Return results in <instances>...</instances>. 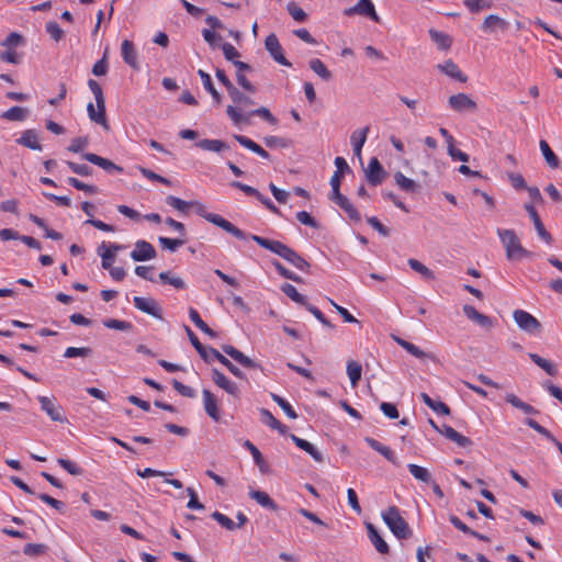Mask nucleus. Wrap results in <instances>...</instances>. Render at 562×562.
<instances>
[{
  "label": "nucleus",
  "mask_w": 562,
  "mask_h": 562,
  "mask_svg": "<svg viewBox=\"0 0 562 562\" xmlns=\"http://www.w3.org/2000/svg\"><path fill=\"white\" fill-rule=\"evenodd\" d=\"M243 446L251 453L254 461L258 465L260 472L262 474L269 473V464L266 462L258 448L250 440H245Z\"/></svg>",
  "instance_id": "nucleus-24"
},
{
  "label": "nucleus",
  "mask_w": 562,
  "mask_h": 562,
  "mask_svg": "<svg viewBox=\"0 0 562 562\" xmlns=\"http://www.w3.org/2000/svg\"><path fill=\"white\" fill-rule=\"evenodd\" d=\"M429 36L431 41L437 44L439 49L447 50L451 47L452 38L448 34L435 29H430Z\"/></svg>",
  "instance_id": "nucleus-33"
},
{
  "label": "nucleus",
  "mask_w": 562,
  "mask_h": 562,
  "mask_svg": "<svg viewBox=\"0 0 562 562\" xmlns=\"http://www.w3.org/2000/svg\"><path fill=\"white\" fill-rule=\"evenodd\" d=\"M226 113L235 125L249 124V116H259L271 125H276L278 120L268 108L261 106L249 112L248 115L241 114L234 105H228Z\"/></svg>",
  "instance_id": "nucleus-2"
},
{
  "label": "nucleus",
  "mask_w": 562,
  "mask_h": 562,
  "mask_svg": "<svg viewBox=\"0 0 562 562\" xmlns=\"http://www.w3.org/2000/svg\"><path fill=\"white\" fill-rule=\"evenodd\" d=\"M97 108L98 110H95L94 105L90 102L87 105L88 116L92 122L100 124L103 128L108 130L109 124L105 114V102L100 103Z\"/></svg>",
  "instance_id": "nucleus-17"
},
{
  "label": "nucleus",
  "mask_w": 562,
  "mask_h": 562,
  "mask_svg": "<svg viewBox=\"0 0 562 562\" xmlns=\"http://www.w3.org/2000/svg\"><path fill=\"white\" fill-rule=\"evenodd\" d=\"M362 367L356 360H349L347 362V374L350 379L351 385L356 386L361 380Z\"/></svg>",
  "instance_id": "nucleus-41"
},
{
  "label": "nucleus",
  "mask_w": 562,
  "mask_h": 562,
  "mask_svg": "<svg viewBox=\"0 0 562 562\" xmlns=\"http://www.w3.org/2000/svg\"><path fill=\"white\" fill-rule=\"evenodd\" d=\"M213 382L225 392L233 396H238L239 390L235 382L231 381L223 372L217 369L212 370Z\"/></svg>",
  "instance_id": "nucleus-12"
},
{
  "label": "nucleus",
  "mask_w": 562,
  "mask_h": 562,
  "mask_svg": "<svg viewBox=\"0 0 562 562\" xmlns=\"http://www.w3.org/2000/svg\"><path fill=\"white\" fill-rule=\"evenodd\" d=\"M133 303H134L135 307L138 308L139 311H142L148 315H151L156 318H159V319L162 318L161 308L159 307L158 303L154 299L135 296L133 299Z\"/></svg>",
  "instance_id": "nucleus-10"
},
{
  "label": "nucleus",
  "mask_w": 562,
  "mask_h": 562,
  "mask_svg": "<svg viewBox=\"0 0 562 562\" xmlns=\"http://www.w3.org/2000/svg\"><path fill=\"white\" fill-rule=\"evenodd\" d=\"M211 517L227 530L236 529V524L229 517L220 512L212 513Z\"/></svg>",
  "instance_id": "nucleus-63"
},
{
  "label": "nucleus",
  "mask_w": 562,
  "mask_h": 562,
  "mask_svg": "<svg viewBox=\"0 0 562 562\" xmlns=\"http://www.w3.org/2000/svg\"><path fill=\"white\" fill-rule=\"evenodd\" d=\"M367 530H368V537L376 551L381 554H387L390 552L389 544L385 542V540L381 537L379 531L375 529V527L368 522L367 524Z\"/></svg>",
  "instance_id": "nucleus-19"
},
{
  "label": "nucleus",
  "mask_w": 562,
  "mask_h": 562,
  "mask_svg": "<svg viewBox=\"0 0 562 562\" xmlns=\"http://www.w3.org/2000/svg\"><path fill=\"white\" fill-rule=\"evenodd\" d=\"M270 250L274 251L282 258H284L286 261H289L291 265L296 267L300 270H306L310 265L308 262L302 258L299 254H296L293 248H269Z\"/></svg>",
  "instance_id": "nucleus-11"
},
{
  "label": "nucleus",
  "mask_w": 562,
  "mask_h": 562,
  "mask_svg": "<svg viewBox=\"0 0 562 562\" xmlns=\"http://www.w3.org/2000/svg\"><path fill=\"white\" fill-rule=\"evenodd\" d=\"M529 218L532 221L535 228H536L539 237L541 238V240L546 244H550L551 235L549 232H547L538 212L531 205H529Z\"/></svg>",
  "instance_id": "nucleus-22"
},
{
  "label": "nucleus",
  "mask_w": 562,
  "mask_h": 562,
  "mask_svg": "<svg viewBox=\"0 0 562 562\" xmlns=\"http://www.w3.org/2000/svg\"><path fill=\"white\" fill-rule=\"evenodd\" d=\"M437 67L441 72L452 79L460 82H467L468 80V76L460 70L459 66L452 59H448L443 64H439Z\"/></svg>",
  "instance_id": "nucleus-16"
},
{
  "label": "nucleus",
  "mask_w": 562,
  "mask_h": 562,
  "mask_svg": "<svg viewBox=\"0 0 562 562\" xmlns=\"http://www.w3.org/2000/svg\"><path fill=\"white\" fill-rule=\"evenodd\" d=\"M529 359H531L537 366H539L542 370L547 372V374L554 376L558 374V367L550 360L541 358L536 353H529Z\"/></svg>",
  "instance_id": "nucleus-38"
},
{
  "label": "nucleus",
  "mask_w": 562,
  "mask_h": 562,
  "mask_svg": "<svg viewBox=\"0 0 562 562\" xmlns=\"http://www.w3.org/2000/svg\"><path fill=\"white\" fill-rule=\"evenodd\" d=\"M497 234L504 246H521L513 229H497Z\"/></svg>",
  "instance_id": "nucleus-50"
},
{
  "label": "nucleus",
  "mask_w": 562,
  "mask_h": 562,
  "mask_svg": "<svg viewBox=\"0 0 562 562\" xmlns=\"http://www.w3.org/2000/svg\"><path fill=\"white\" fill-rule=\"evenodd\" d=\"M263 143L266 144L267 147H270V148H276V147H281V148H286L290 146V140H288L286 138H283V137H279V136H266L263 138Z\"/></svg>",
  "instance_id": "nucleus-62"
},
{
  "label": "nucleus",
  "mask_w": 562,
  "mask_h": 562,
  "mask_svg": "<svg viewBox=\"0 0 562 562\" xmlns=\"http://www.w3.org/2000/svg\"><path fill=\"white\" fill-rule=\"evenodd\" d=\"M121 55L125 64H127L131 68L137 70L139 69V64L137 59V50L135 45L130 40H124L121 45Z\"/></svg>",
  "instance_id": "nucleus-13"
},
{
  "label": "nucleus",
  "mask_w": 562,
  "mask_h": 562,
  "mask_svg": "<svg viewBox=\"0 0 562 562\" xmlns=\"http://www.w3.org/2000/svg\"><path fill=\"white\" fill-rule=\"evenodd\" d=\"M271 397L272 400L282 408V411L285 413V415L291 418V419H295L297 418V414L296 412L294 411V408L289 404L288 401H285L283 397L277 395V394H271Z\"/></svg>",
  "instance_id": "nucleus-54"
},
{
  "label": "nucleus",
  "mask_w": 562,
  "mask_h": 562,
  "mask_svg": "<svg viewBox=\"0 0 562 562\" xmlns=\"http://www.w3.org/2000/svg\"><path fill=\"white\" fill-rule=\"evenodd\" d=\"M228 234H232L235 236L239 241L243 243H249L250 240L258 244V246H285L283 241L274 240V239H268L263 238L258 235L247 234L244 231L239 229L234 224L231 226V228L227 232Z\"/></svg>",
  "instance_id": "nucleus-4"
},
{
  "label": "nucleus",
  "mask_w": 562,
  "mask_h": 562,
  "mask_svg": "<svg viewBox=\"0 0 562 562\" xmlns=\"http://www.w3.org/2000/svg\"><path fill=\"white\" fill-rule=\"evenodd\" d=\"M464 5L472 12L477 13L492 7V0H465Z\"/></svg>",
  "instance_id": "nucleus-53"
},
{
  "label": "nucleus",
  "mask_w": 562,
  "mask_h": 562,
  "mask_svg": "<svg viewBox=\"0 0 562 562\" xmlns=\"http://www.w3.org/2000/svg\"><path fill=\"white\" fill-rule=\"evenodd\" d=\"M448 105L456 112H474L477 109L476 103L465 93L450 95Z\"/></svg>",
  "instance_id": "nucleus-7"
},
{
  "label": "nucleus",
  "mask_w": 562,
  "mask_h": 562,
  "mask_svg": "<svg viewBox=\"0 0 562 562\" xmlns=\"http://www.w3.org/2000/svg\"><path fill=\"white\" fill-rule=\"evenodd\" d=\"M463 313L464 315L475 322L476 324H479L480 326L484 327V328H490L493 326V322L491 319V317L480 313L479 311H476V308L472 305H469V304H465L463 306Z\"/></svg>",
  "instance_id": "nucleus-18"
},
{
  "label": "nucleus",
  "mask_w": 562,
  "mask_h": 562,
  "mask_svg": "<svg viewBox=\"0 0 562 562\" xmlns=\"http://www.w3.org/2000/svg\"><path fill=\"white\" fill-rule=\"evenodd\" d=\"M408 266L419 273L425 280L435 279L434 272L417 259H408Z\"/></svg>",
  "instance_id": "nucleus-47"
},
{
  "label": "nucleus",
  "mask_w": 562,
  "mask_h": 562,
  "mask_svg": "<svg viewBox=\"0 0 562 562\" xmlns=\"http://www.w3.org/2000/svg\"><path fill=\"white\" fill-rule=\"evenodd\" d=\"M336 204L346 212V214L349 216L350 220H352V221L361 220L360 213L353 206V204L348 200L347 196L339 198V201L336 202Z\"/></svg>",
  "instance_id": "nucleus-44"
},
{
  "label": "nucleus",
  "mask_w": 562,
  "mask_h": 562,
  "mask_svg": "<svg viewBox=\"0 0 562 562\" xmlns=\"http://www.w3.org/2000/svg\"><path fill=\"white\" fill-rule=\"evenodd\" d=\"M202 395H203V404H204L205 413L214 422H218L221 416H220L216 396L210 390H206V389H204L202 391Z\"/></svg>",
  "instance_id": "nucleus-15"
},
{
  "label": "nucleus",
  "mask_w": 562,
  "mask_h": 562,
  "mask_svg": "<svg viewBox=\"0 0 562 562\" xmlns=\"http://www.w3.org/2000/svg\"><path fill=\"white\" fill-rule=\"evenodd\" d=\"M366 442L370 446V448H372L374 451L382 454L386 460H389L393 464H396V459H395L394 453L391 450V448L382 445L380 441H378L373 438H370V437L366 438Z\"/></svg>",
  "instance_id": "nucleus-31"
},
{
  "label": "nucleus",
  "mask_w": 562,
  "mask_h": 562,
  "mask_svg": "<svg viewBox=\"0 0 562 562\" xmlns=\"http://www.w3.org/2000/svg\"><path fill=\"white\" fill-rule=\"evenodd\" d=\"M156 248H134L131 257L135 261H146L156 258Z\"/></svg>",
  "instance_id": "nucleus-45"
},
{
  "label": "nucleus",
  "mask_w": 562,
  "mask_h": 562,
  "mask_svg": "<svg viewBox=\"0 0 562 562\" xmlns=\"http://www.w3.org/2000/svg\"><path fill=\"white\" fill-rule=\"evenodd\" d=\"M281 291L286 295L289 296L292 301H294L295 303L304 306L306 304V297L299 293V291L296 290V288L290 283H284L282 286H281Z\"/></svg>",
  "instance_id": "nucleus-43"
},
{
  "label": "nucleus",
  "mask_w": 562,
  "mask_h": 562,
  "mask_svg": "<svg viewBox=\"0 0 562 562\" xmlns=\"http://www.w3.org/2000/svg\"><path fill=\"white\" fill-rule=\"evenodd\" d=\"M92 353V349L89 347H68L65 352V358L76 357H89Z\"/></svg>",
  "instance_id": "nucleus-56"
},
{
  "label": "nucleus",
  "mask_w": 562,
  "mask_h": 562,
  "mask_svg": "<svg viewBox=\"0 0 562 562\" xmlns=\"http://www.w3.org/2000/svg\"><path fill=\"white\" fill-rule=\"evenodd\" d=\"M104 327L109 329L128 331L132 330L133 324L126 321L115 319V318H106L102 321Z\"/></svg>",
  "instance_id": "nucleus-46"
},
{
  "label": "nucleus",
  "mask_w": 562,
  "mask_h": 562,
  "mask_svg": "<svg viewBox=\"0 0 562 562\" xmlns=\"http://www.w3.org/2000/svg\"><path fill=\"white\" fill-rule=\"evenodd\" d=\"M210 351L213 359H216L220 363H222L224 367L227 368V370L236 378L238 379H246L243 371L237 368L231 360H228L225 356H223L218 350L215 348L210 347Z\"/></svg>",
  "instance_id": "nucleus-25"
},
{
  "label": "nucleus",
  "mask_w": 562,
  "mask_h": 562,
  "mask_svg": "<svg viewBox=\"0 0 562 562\" xmlns=\"http://www.w3.org/2000/svg\"><path fill=\"white\" fill-rule=\"evenodd\" d=\"M16 143L33 150H42V145L38 142V133L36 130H26L22 133Z\"/></svg>",
  "instance_id": "nucleus-20"
},
{
  "label": "nucleus",
  "mask_w": 562,
  "mask_h": 562,
  "mask_svg": "<svg viewBox=\"0 0 562 562\" xmlns=\"http://www.w3.org/2000/svg\"><path fill=\"white\" fill-rule=\"evenodd\" d=\"M507 22L503 19H501L498 15L490 14L485 18L482 30L484 32H493L496 29H506Z\"/></svg>",
  "instance_id": "nucleus-35"
},
{
  "label": "nucleus",
  "mask_w": 562,
  "mask_h": 562,
  "mask_svg": "<svg viewBox=\"0 0 562 562\" xmlns=\"http://www.w3.org/2000/svg\"><path fill=\"white\" fill-rule=\"evenodd\" d=\"M290 438L296 447L308 453L316 462H323L322 453L311 442L295 436L294 434H291Z\"/></svg>",
  "instance_id": "nucleus-23"
},
{
  "label": "nucleus",
  "mask_w": 562,
  "mask_h": 562,
  "mask_svg": "<svg viewBox=\"0 0 562 562\" xmlns=\"http://www.w3.org/2000/svg\"><path fill=\"white\" fill-rule=\"evenodd\" d=\"M45 29L49 36L56 42L60 41L64 37V31L55 21L47 22Z\"/></svg>",
  "instance_id": "nucleus-61"
},
{
  "label": "nucleus",
  "mask_w": 562,
  "mask_h": 562,
  "mask_svg": "<svg viewBox=\"0 0 562 562\" xmlns=\"http://www.w3.org/2000/svg\"><path fill=\"white\" fill-rule=\"evenodd\" d=\"M344 14L346 16H352L356 14L364 15L374 22H380V18L376 14L374 4L371 0H359L356 5L345 9Z\"/></svg>",
  "instance_id": "nucleus-5"
},
{
  "label": "nucleus",
  "mask_w": 562,
  "mask_h": 562,
  "mask_svg": "<svg viewBox=\"0 0 562 562\" xmlns=\"http://www.w3.org/2000/svg\"><path fill=\"white\" fill-rule=\"evenodd\" d=\"M198 75L202 80L204 89L212 95L214 103L220 104L222 102V95L214 87L211 76L202 69L198 70Z\"/></svg>",
  "instance_id": "nucleus-26"
},
{
  "label": "nucleus",
  "mask_w": 562,
  "mask_h": 562,
  "mask_svg": "<svg viewBox=\"0 0 562 562\" xmlns=\"http://www.w3.org/2000/svg\"><path fill=\"white\" fill-rule=\"evenodd\" d=\"M272 266L276 268V270L282 276L284 277L285 279H290L294 282H301L302 281V278L296 276L295 273H293L292 271H290L289 269H286L280 261L278 260H272L271 261Z\"/></svg>",
  "instance_id": "nucleus-59"
},
{
  "label": "nucleus",
  "mask_w": 562,
  "mask_h": 562,
  "mask_svg": "<svg viewBox=\"0 0 562 562\" xmlns=\"http://www.w3.org/2000/svg\"><path fill=\"white\" fill-rule=\"evenodd\" d=\"M420 397L423 402L436 413L442 415H448L450 413V408L446 403L432 400L427 393H422Z\"/></svg>",
  "instance_id": "nucleus-36"
},
{
  "label": "nucleus",
  "mask_w": 562,
  "mask_h": 562,
  "mask_svg": "<svg viewBox=\"0 0 562 562\" xmlns=\"http://www.w3.org/2000/svg\"><path fill=\"white\" fill-rule=\"evenodd\" d=\"M261 420L267 426H269L272 429L278 430L281 435H285L288 431V427L283 425L281 422H279L271 413L270 411L266 408L260 409Z\"/></svg>",
  "instance_id": "nucleus-27"
},
{
  "label": "nucleus",
  "mask_w": 562,
  "mask_h": 562,
  "mask_svg": "<svg viewBox=\"0 0 562 562\" xmlns=\"http://www.w3.org/2000/svg\"><path fill=\"white\" fill-rule=\"evenodd\" d=\"M249 496L265 508H269L271 510L278 509L276 502L266 492L251 490L249 492Z\"/></svg>",
  "instance_id": "nucleus-32"
},
{
  "label": "nucleus",
  "mask_w": 562,
  "mask_h": 562,
  "mask_svg": "<svg viewBox=\"0 0 562 562\" xmlns=\"http://www.w3.org/2000/svg\"><path fill=\"white\" fill-rule=\"evenodd\" d=\"M386 171L376 157H372L369 161L368 168L366 169V177L371 186L381 184L385 177Z\"/></svg>",
  "instance_id": "nucleus-8"
},
{
  "label": "nucleus",
  "mask_w": 562,
  "mask_h": 562,
  "mask_svg": "<svg viewBox=\"0 0 562 562\" xmlns=\"http://www.w3.org/2000/svg\"><path fill=\"white\" fill-rule=\"evenodd\" d=\"M266 49L269 52L270 56L280 65L290 67L291 63L285 58L283 54V48L277 37L276 34L271 33L266 37L265 41Z\"/></svg>",
  "instance_id": "nucleus-6"
},
{
  "label": "nucleus",
  "mask_w": 562,
  "mask_h": 562,
  "mask_svg": "<svg viewBox=\"0 0 562 562\" xmlns=\"http://www.w3.org/2000/svg\"><path fill=\"white\" fill-rule=\"evenodd\" d=\"M394 180L400 189L407 193H415L419 188V186L414 180L405 177L401 171H397L394 175Z\"/></svg>",
  "instance_id": "nucleus-34"
},
{
  "label": "nucleus",
  "mask_w": 562,
  "mask_h": 562,
  "mask_svg": "<svg viewBox=\"0 0 562 562\" xmlns=\"http://www.w3.org/2000/svg\"><path fill=\"white\" fill-rule=\"evenodd\" d=\"M159 279L165 284H170L178 290L186 288L184 281L176 276H172L170 271H164L159 273Z\"/></svg>",
  "instance_id": "nucleus-48"
},
{
  "label": "nucleus",
  "mask_w": 562,
  "mask_h": 562,
  "mask_svg": "<svg viewBox=\"0 0 562 562\" xmlns=\"http://www.w3.org/2000/svg\"><path fill=\"white\" fill-rule=\"evenodd\" d=\"M529 428L536 430L539 435H541L544 439L555 445L558 441L554 436L543 426H541L538 422L529 418Z\"/></svg>",
  "instance_id": "nucleus-60"
},
{
  "label": "nucleus",
  "mask_w": 562,
  "mask_h": 562,
  "mask_svg": "<svg viewBox=\"0 0 562 562\" xmlns=\"http://www.w3.org/2000/svg\"><path fill=\"white\" fill-rule=\"evenodd\" d=\"M409 473L418 481L429 484L432 480L430 472L418 464L409 463L407 465Z\"/></svg>",
  "instance_id": "nucleus-39"
},
{
  "label": "nucleus",
  "mask_w": 562,
  "mask_h": 562,
  "mask_svg": "<svg viewBox=\"0 0 562 562\" xmlns=\"http://www.w3.org/2000/svg\"><path fill=\"white\" fill-rule=\"evenodd\" d=\"M540 149L549 167L553 169L558 168L559 158L544 139L540 140Z\"/></svg>",
  "instance_id": "nucleus-42"
},
{
  "label": "nucleus",
  "mask_w": 562,
  "mask_h": 562,
  "mask_svg": "<svg viewBox=\"0 0 562 562\" xmlns=\"http://www.w3.org/2000/svg\"><path fill=\"white\" fill-rule=\"evenodd\" d=\"M369 131L370 126H364L363 128H358L353 131L350 136L353 154L359 158L361 157V150L367 140Z\"/></svg>",
  "instance_id": "nucleus-21"
},
{
  "label": "nucleus",
  "mask_w": 562,
  "mask_h": 562,
  "mask_svg": "<svg viewBox=\"0 0 562 562\" xmlns=\"http://www.w3.org/2000/svg\"><path fill=\"white\" fill-rule=\"evenodd\" d=\"M310 68L318 75L323 80L329 81L333 78L331 72L319 58H313L308 63Z\"/></svg>",
  "instance_id": "nucleus-40"
},
{
  "label": "nucleus",
  "mask_w": 562,
  "mask_h": 562,
  "mask_svg": "<svg viewBox=\"0 0 562 562\" xmlns=\"http://www.w3.org/2000/svg\"><path fill=\"white\" fill-rule=\"evenodd\" d=\"M38 403L41 405V409L46 413V415L53 420V422H59L65 423L67 422L66 417L64 416L63 407L56 402L55 397H48V396H38L37 397Z\"/></svg>",
  "instance_id": "nucleus-3"
},
{
  "label": "nucleus",
  "mask_w": 562,
  "mask_h": 562,
  "mask_svg": "<svg viewBox=\"0 0 562 562\" xmlns=\"http://www.w3.org/2000/svg\"><path fill=\"white\" fill-rule=\"evenodd\" d=\"M57 463L71 475H81L83 473V470L77 463L68 459L59 458Z\"/></svg>",
  "instance_id": "nucleus-55"
},
{
  "label": "nucleus",
  "mask_w": 562,
  "mask_h": 562,
  "mask_svg": "<svg viewBox=\"0 0 562 562\" xmlns=\"http://www.w3.org/2000/svg\"><path fill=\"white\" fill-rule=\"evenodd\" d=\"M103 251H101L99 255L102 258V268L110 270L112 267V262L115 258L116 250L120 248H101Z\"/></svg>",
  "instance_id": "nucleus-57"
},
{
  "label": "nucleus",
  "mask_w": 562,
  "mask_h": 562,
  "mask_svg": "<svg viewBox=\"0 0 562 562\" xmlns=\"http://www.w3.org/2000/svg\"><path fill=\"white\" fill-rule=\"evenodd\" d=\"M286 10L296 22H305L307 19V14L304 12V10L300 8L299 4L294 1H290L286 4Z\"/></svg>",
  "instance_id": "nucleus-52"
},
{
  "label": "nucleus",
  "mask_w": 562,
  "mask_h": 562,
  "mask_svg": "<svg viewBox=\"0 0 562 562\" xmlns=\"http://www.w3.org/2000/svg\"><path fill=\"white\" fill-rule=\"evenodd\" d=\"M24 43H25L24 37L21 34L16 33V32H12L5 37V40L1 43V45L4 47H8V48H12L15 46L23 45Z\"/></svg>",
  "instance_id": "nucleus-64"
},
{
  "label": "nucleus",
  "mask_w": 562,
  "mask_h": 562,
  "mask_svg": "<svg viewBox=\"0 0 562 562\" xmlns=\"http://www.w3.org/2000/svg\"><path fill=\"white\" fill-rule=\"evenodd\" d=\"M222 350L244 368L262 370V366L260 363L254 361L232 345H223Z\"/></svg>",
  "instance_id": "nucleus-9"
},
{
  "label": "nucleus",
  "mask_w": 562,
  "mask_h": 562,
  "mask_svg": "<svg viewBox=\"0 0 562 562\" xmlns=\"http://www.w3.org/2000/svg\"><path fill=\"white\" fill-rule=\"evenodd\" d=\"M67 183L74 188H76L77 190H80V191H83L88 194H95L98 193V187L97 186H93V184H87L82 181H80L79 179L77 178H74V177H69L67 179Z\"/></svg>",
  "instance_id": "nucleus-51"
},
{
  "label": "nucleus",
  "mask_w": 562,
  "mask_h": 562,
  "mask_svg": "<svg viewBox=\"0 0 562 562\" xmlns=\"http://www.w3.org/2000/svg\"><path fill=\"white\" fill-rule=\"evenodd\" d=\"M166 203L169 206H171V207H173V209H176V210H178V211H180L182 213H187L189 211V209H190V203L189 202L183 201L180 198H177V196H173V195H168L166 198Z\"/></svg>",
  "instance_id": "nucleus-58"
},
{
  "label": "nucleus",
  "mask_w": 562,
  "mask_h": 562,
  "mask_svg": "<svg viewBox=\"0 0 562 562\" xmlns=\"http://www.w3.org/2000/svg\"><path fill=\"white\" fill-rule=\"evenodd\" d=\"M82 159L99 166L100 168L104 169L108 172H123V168L111 161L110 159L103 158L97 154L93 153H85L82 154Z\"/></svg>",
  "instance_id": "nucleus-14"
},
{
  "label": "nucleus",
  "mask_w": 562,
  "mask_h": 562,
  "mask_svg": "<svg viewBox=\"0 0 562 562\" xmlns=\"http://www.w3.org/2000/svg\"><path fill=\"white\" fill-rule=\"evenodd\" d=\"M27 109L21 106H12L1 114V117L8 121L21 122L27 117Z\"/></svg>",
  "instance_id": "nucleus-37"
},
{
  "label": "nucleus",
  "mask_w": 562,
  "mask_h": 562,
  "mask_svg": "<svg viewBox=\"0 0 562 562\" xmlns=\"http://www.w3.org/2000/svg\"><path fill=\"white\" fill-rule=\"evenodd\" d=\"M186 331H187V335L192 344V346L195 348V350L199 352V355L201 356V358L206 361V362H210L211 359H210V356L211 355V351H210V348L207 349V346H203L201 344V341L199 340V338L196 337V335L192 331V329L189 327V326H186Z\"/></svg>",
  "instance_id": "nucleus-29"
},
{
  "label": "nucleus",
  "mask_w": 562,
  "mask_h": 562,
  "mask_svg": "<svg viewBox=\"0 0 562 562\" xmlns=\"http://www.w3.org/2000/svg\"><path fill=\"white\" fill-rule=\"evenodd\" d=\"M382 519L396 538L406 539L411 536L412 531L408 524L401 516L400 509L396 506H390L384 510Z\"/></svg>",
  "instance_id": "nucleus-1"
},
{
  "label": "nucleus",
  "mask_w": 562,
  "mask_h": 562,
  "mask_svg": "<svg viewBox=\"0 0 562 562\" xmlns=\"http://www.w3.org/2000/svg\"><path fill=\"white\" fill-rule=\"evenodd\" d=\"M189 317L193 322V324L205 335H207L211 338L217 337L216 331L209 327V325L201 318L200 314L195 308H189Z\"/></svg>",
  "instance_id": "nucleus-28"
},
{
  "label": "nucleus",
  "mask_w": 562,
  "mask_h": 562,
  "mask_svg": "<svg viewBox=\"0 0 562 562\" xmlns=\"http://www.w3.org/2000/svg\"><path fill=\"white\" fill-rule=\"evenodd\" d=\"M228 95L236 105L250 106L255 104L251 98L245 95L236 87L228 92Z\"/></svg>",
  "instance_id": "nucleus-49"
},
{
  "label": "nucleus",
  "mask_w": 562,
  "mask_h": 562,
  "mask_svg": "<svg viewBox=\"0 0 562 562\" xmlns=\"http://www.w3.org/2000/svg\"><path fill=\"white\" fill-rule=\"evenodd\" d=\"M196 146L203 150L221 153L229 148L227 143L221 139H209L204 138L196 143Z\"/></svg>",
  "instance_id": "nucleus-30"
}]
</instances>
